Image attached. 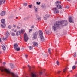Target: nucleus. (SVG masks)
<instances>
[{"instance_id":"56","label":"nucleus","mask_w":77,"mask_h":77,"mask_svg":"<svg viewBox=\"0 0 77 77\" xmlns=\"http://www.w3.org/2000/svg\"><path fill=\"white\" fill-rule=\"evenodd\" d=\"M67 0V1H70L71 0Z\"/></svg>"},{"instance_id":"42","label":"nucleus","mask_w":77,"mask_h":77,"mask_svg":"<svg viewBox=\"0 0 77 77\" xmlns=\"http://www.w3.org/2000/svg\"><path fill=\"white\" fill-rule=\"evenodd\" d=\"M8 27L9 29H11V26H10V25L8 26Z\"/></svg>"},{"instance_id":"22","label":"nucleus","mask_w":77,"mask_h":77,"mask_svg":"<svg viewBox=\"0 0 77 77\" xmlns=\"http://www.w3.org/2000/svg\"><path fill=\"white\" fill-rule=\"evenodd\" d=\"M66 71H67V68H65L63 70V72H64V73H66Z\"/></svg>"},{"instance_id":"30","label":"nucleus","mask_w":77,"mask_h":77,"mask_svg":"<svg viewBox=\"0 0 77 77\" xmlns=\"http://www.w3.org/2000/svg\"><path fill=\"white\" fill-rule=\"evenodd\" d=\"M48 52L49 53V54H51V52H50V48H49L48 49Z\"/></svg>"},{"instance_id":"28","label":"nucleus","mask_w":77,"mask_h":77,"mask_svg":"<svg viewBox=\"0 0 77 77\" xmlns=\"http://www.w3.org/2000/svg\"><path fill=\"white\" fill-rule=\"evenodd\" d=\"M76 53H75L73 55V56L74 57H76L77 56H76L77 54H76Z\"/></svg>"},{"instance_id":"33","label":"nucleus","mask_w":77,"mask_h":77,"mask_svg":"<svg viewBox=\"0 0 77 77\" xmlns=\"http://www.w3.org/2000/svg\"><path fill=\"white\" fill-rule=\"evenodd\" d=\"M28 17H25L24 19V20H28Z\"/></svg>"},{"instance_id":"20","label":"nucleus","mask_w":77,"mask_h":77,"mask_svg":"<svg viewBox=\"0 0 77 77\" xmlns=\"http://www.w3.org/2000/svg\"><path fill=\"white\" fill-rule=\"evenodd\" d=\"M41 6L42 8H43V9H45V5H44V4L42 5Z\"/></svg>"},{"instance_id":"24","label":"nucleus","mask_w":77,"mask_h":77,"mask_svg":"<svg viewBox=\"0 0 77 77\" xmlns=\"http://www.w3.org/2000/svg\"><path fill=\"white\" fill-rule=\"evenodd\" d=\"M2 45V48L4 50H6V47H5V46H3V45Z\"/></svg>"},{"instance_id":"50","label":"nucleus","mask_w":77,"mask_h":77,"mask_svg":"<svg viewBox=\"0 0 77 77\" xmlns=\"http://www.w3.org/2000/svg\"><path fill=\"white\" fill-rule=\"evenodd\" d=\"M2 5V4H1V3L0 2V6H1Z\"/></svg>"},{"instance_id":"4","label":"nucleus","mask_w":77,"mask_h":77,"mask_svg":"<svg viewBox=\"0 0 77 77\" xmlns=\"http://www.w3.org/2000/svg\"><path fill=\"white\" fill-rule=\"evenodd\" d=\"M57 9V8L54 7L53 8L52 10H53V11H54V14H59V10Z\"/></svg>"},{"instance_id":"9","label":"nucleus","mask_w":77,"mask_h":77,"mask_svg":"<svg viewBox=\"0 0 77 77\" xmlns=\"http://www.w3.org/2000/svg\"><path fill=\"white\" fill-rule=\"evenodd\" d=\"M33 45L35 47H38V43L37 42H33Z\"/></svg>"},{"instance_id":"26","label":"nucleus","mask_w":77,"mask_h":77,"mask_svg":"<svg viewBox=\"0 0 77 77\" xmlns=\"http://www.w3.org/2000/svg\"><path fill=\"white\" fill-rule=\"evenodd\" d=\"M7 38H6V37H5V38L3 37L2 38V39H3V40H4L5 41H6V40H7Z\"/></svg>"},{"instance_id":"52","label":"nucleus","mask_w":77,"mask_h":77,"mask_svg":"<svg viewBox=\"0 0 77 77\" xmlns=\"http://www.w3.org/2000/svg\"><path fill=\"white\" fill-rule=\"evenodd\" d=\"M16 19H18V17H16Z\"/></svg>"},{"instance_id":"6","label":"nucleus","mask_w":77,"mask_h":77,"mask_svg":"<svg viewBox=\"0 0 77 77\" xmlns=\"http://www.w3.org/2000/svg\"><path fill=\"white\" fill-rule=\"evenodd\" d=\"M38 34V32H36L33 35V39H36L37 38V35Z\"/></svg>"},{"instance_id":"7","label":"nucleus","mask_w":77,"mask_h":77,"mask_svg":"<svg viewBox=\"0 0 77 77\" xmlns=\"http://www.w3.org/2000/svg\"><path fill=\"white\" fill-rule=\"evenodd\" d=\"M69 21L70 23H74V21L73 19L72 18V17L71 16H69Z\"/></svg>"},{"instance_id":"45","label":"nucleus","mask_w":77,"mask_h":77,"mask_svg":"<svg viewBox=\"0 0 77 77\" xmlns=\"http://www.w3.org/2000/svg\"><path fill=\"white\" fill-rule=\"evenodd\" d=\"M13 26L14 27H16V26L15 25H13Z\"/></svg>"},{"instance_id":"49","label":"nucleus","mask_w":77,"mask_h":77,"mask_svg":"<svg viewBox=\"0 0 77 77\" xmlns=\"http://www.w3.org/2000/svg\"><path fill=\"white\" fill-rule=\"evenodd\" d=\"M20 25H21V24H20V23H19L18 24V26H19Z\"/></svg>"},{"instance_id":"15","label":"nucleus","mask_w":77,"mask_h":77,"mask_svg":"<svg viewBox=\"0 0 77 77\" xmlns=\"http://www.w3.org/2000/svg\"><path fill=\"white\" fill-rule=\"evenodd\" d=\"M18 44L17 45V43H15L14 44V48L15 49L17 48V47H18Z\"/></svg>"},{"instance_id":"40","label":"nucleus","mask_w":77,"mask_h":77,"mask_svg":"<svg viewBox=\"0 0 77 77\" xmlns=\"http://www.w3.org/2000/svg\"><path fill=\"white\" fill-rule=\"evenodd\" d=\"M35 26L33 25H32L31 27V28H34Z\"/></svg>"},{"instance_id":"39","label":"nucleus","mask_w":77,"mask_h":77,"mask_svg":"<svg viewBox=\"0 0 77 77\" xmlns=\"http://www.w3.org/2000/svg\"><path fill=\"white\" fill-rule=\"evenodd\" d=\"M69 6H67L66 7V8L67 9H69Z\"/></svg>"},{"instance_id":"32","label":"nucleus","mask_w":77,"mask_h":77,"mask_svg":"<svg viewBox=\"0 0 77 77\" xmlns=\"http://www.w3.org/2000/svg\"><path fill=\"white\" fill-rule=\"evenodd\" d=\"M56 63H57V65H59V63L58 61H57Z\"/></svg>"},{"instance_id":"57","label":"nucleus","mask_w":77,"mask_h":77,"mask_svg":"<svg viewBox=\"0 0 77 77\" xmlns=\"http://www.w3.org/2000/svg\"><path fill=\"white\" fill-rule=\"evenodd\" d=\"M14 32H16V31H14Z\"/></svg>"},{"instance_id":"38","label":"nucleus","mask_w":77,"mask_h":77,"mask_svg":"<svg viewBox=\"0 0 77 77\" xmlns=\"http://www.w3.org/2000/svg\"><path fill=\"white\" fill-rule=\"evenodd\" d=\"M32 30H33V29H30L29 31V32H31V31H32Z\"/></svg>"},{"instance_id":"48","label":"nucleus","mask_w":77,"mask_h":77,"mask_svg":"<svg viewBox=\"0 0 77 77\" xmlns=\"http://www.w3.org/2000/svg\"><path fill=\"white\" fill-rule=\"evenodd\" d=\"M25 56L26 57H27V56H28V55H27L26 54L25 55Z\"/></svg>"},{"instance_id":"19","label":"nucleus","mask_w":77,"mask_h":77,"mask_svg":"<svg viewBox=\"0 0 77 77\" xmlns=\"http://www.w3.org/2000/svg\"><path fill=\"white\" fill-rule=\"evenodd\" d=\"M10 66L11 68H14L15 66L12 63H10Z\"/></svg>"},{"instance_id":"53","label":"nucleus","mask_w":77,"mask_h":77,"mask_svg":"<svg viewBox=\"0 0 77 77\" xmlns=\"http://www.w3.org/2000/svg\"><path fill=\"white\" fill-rule=\"evenodd\" d=\"M57 53H56V56H57Z\"/></svg>"},{"instance_id":"3","label":"nucleus","mask_w":77,"mask_h":77,"mask_svg":"<svg viewBox=\"0 0 77 77\" xmlns=\"http://www.w3.org/2000/svg\"><path fill=\"white\" fill-rule=\"evenodd\" d=\"M1 23L3 24V25L1 24V27H2V28H5V26H6V24L5 23V19H1Z\"/></svg>"},{"instance_id":"44","label":"nucleus","mask_w":77,"mask_h":77,"mask_svg":"<svg viewBox=\"0 0 77 77\" xmlns=\"http://www.w3.org/2000/svg\"><path fill=\"white\" fill-rule=\"evenodd\" d=\"M6 64V63L5 62H4L3 63V65H5Z\"/></svg>"},{"instance_id":"34","label":"nucleus","mask_w":77,"mask_h":77,"mask_svg":"<svg viewBox=\"0 0 77 77\" xmlns=\"http://www.w3.org/2000/svg\"><path fill=\"white\" fill-rule=\"evenodd\" d=\"M36 3L37 5H40L41 4V2H37Z\"/></svg>"},{"instance_id":"31","label":"nucleus","mask_w":77,"mask_h":77,"mask_svg":"<svg viewBox=\"0 0 77 77\" xmlns=\"http://www.w3.org/2000/svg\"><path fill=\"white\" fill-rule=\"evenodd\" d=\"M32 5H28V7H29V8H32Z\"/></svg>"},{"instance_id":"25","label":"nucleus","mask_w":77,"mask_h":77,"mask_svg":"<svg viewBox=\"0 0 77 77\" xmlns=\"http://www.w3.org/2000/svg\"><path fill=\"white\" fill-rule=\"evenodd\" d=\"M76 68V66L75 65L73 66L72 67V69L74 70V69H75Z\"/></svg>"},{"instance_id":"36","label":"nucleus","mask_w":77,"mask_h":77,"mask_svg":"<svg viewBox=\"0 0 77 77\" xmlns=\"http://www.w3.org/2000/svg\"><path fill=\"white\" fill-rule=\"evenodd\" d=\"M27 3H24V6H27Z\"/></svg>"},{"instance_id":"29","label":"nucleus","mask_w":77,"mask_h":77,"mask_svg":"<svg viewBox=\"0 0 77 77\" xmlns=\"http://www.w3.org/2000/svg\"><path fill=\"white\" fill-rule=\"evenodd\" d=\"M35 11L36 12H38V10L37 9V8H35Z\"/></svg>"},{"instance_id":"14","label":"nucleus","mask_w":77,"mask_h":77,"mask_svg":"<svg viewBox=\"0 0 77 77\" xmlns=\"http://www.w3.org/2000/svg\"><path fill=\"white\" fill-rule=\"evenodd\" d=\"M36 17L38 19L39 21H41V17H40L38 16V15H36Z\"/></svg>"},{"instance_id":"23","label":"nucleus","mask_w":77,"mask_h":77,"mask_svg":"<svg viewBox=\"0 0 77 77\" xmlns=\"http://www.w3.org/2000/svg\"><path fill=\"white\" fill-rule=\"evenodd\" d=\"M15 50H17V51H20V48H17L14 49Z\"/></svg>"},{"instance_id":"54","label":"nucleus","mask_w":77,"mask_h":77,"mask_svg":"<svg viewBox=\"0 0 77 77\" xmlns=\"http://www.w3.org/2000/svg\"><path fill=\"white\" fill-rule=\"evenodd\" d=\"M1 53H2V52L0 51V54H1Z\"/></svg>"},{"instance_id":"51","label":"nucleus","mask_w":77,"mask_h":77,"mask_svg":"<svg viewBox=\"0 0 77 77\" xmlns=\"http://www.w3.org/2000/svg\"><path fill=\"white\" fill-rule=\"evenodd\" d=\"M1 42V38H0V43Z\"/></svg>"},{"instance_id":"5","label":"nucleus","mask_w":77,"mask_h":77,"mask_svg":"<svg viewBox=\"0 0 77 77\" xmlns=\"http://www.w3.org/2000/svg\"><path fill=\"white\" fill-rule=\"evenodd\" d=\"M29 39V37H27V35L26 33H25L24 35V41L25 42H27Z\"/></svg>"},{"instance_id":"10","label":"nucleus","mask_w":77,"mask_h":77,"mask_svg":"<svg viewBox=\"0 0 77 77\" xmlns=\"http://www.w3.org/2000/svg\"><path fill=\"white\" fill-rule=\"evenodd\" d=\"M40 37L41 41H44L45 39H44V36H43V35H41L40 36Z\"/></svg>"},{"instance_id":"21","label":"nucleus","mask_w":77,"mask_h":77,"mask_svg":"<svg viewBox=\"0 0 77 77\" xmlns=\"http://www.w3.org/2000/svg\"><path fill=\"white\" fill-rule=\"evenodd\" d=\"M28 67L29 68V71L30 72L31 71V66H30L29 65H28Z\"/></svg>"},{"instance_id":"59","label":"nucleus","mask_w":77,"mask_h":77,"mask_svg":"<svg viewBox=\"0 0 77 77\" xmlns=\"http://www.w3.org/2000/svg\"><path fill=\"white\" fill-rule=\"evenodd\" d=\"M71 72H72V71H71Z\"/></svg>"},{"instance_id":"1","label":"nucleus","mask_w":77,"mask_h":77,"mask_svg":"<svg viewBox=\"0 0 77 77\" xmlns=\"http://www.w3.org/2000/svg\"><path fill=\"white\" fill-rule=\"evenodd\" d=\"M62 25L63 24V26H66L67 24V21L63 20L61 21L60 22L57 21L55 23L54 25L52 26L53 30L54 31H56L58 29V28L59 27V25Z\"/></svg>"},{"instance_id":"12","label":"nucleus","mask_w":77,"mask_h":77,"mask_svg":"<svg viewBox=\"0 0 77 77\" xmlns=\"http://www.w3.org/2000/svg\"><path fill=\"white\" fill-rule=\"evenodd\" d=\"M9 35H10V34H9V32H8V31L6 32V38H8Z\"/></svg>"},{"instance_id":"43","label":"nucleus","mask_w":77,"mask_h":77,"mask_svg":"<svg viewBox=\"0 0 77 77\" xmlns=\"http://www.w3.org/2000/svg\"><path fill=\"white\" fill-rule=\"evenodd\" d=\"M21 32L22 33H24V31H23V30H21Z\"/></svg>"},{"instance_id":"11","label":"nucleus","mask_w":77,"mask_h":77,"mask_svg":"<svg viewBox=\"0 0 77 77\" xmlns=\"http://www.w3.org/2000/svg\"><path fill=\"white\" fill-rule=\"evenodd\" d=\"M6 13L5 12V11H3L0 13V15L1 16H4L5 15Z\"/></svg>"},{"instance_id":"55","label":"nucleus","mask_w":77,"mask_h":77,"mask_svg":"<svg viewBox=\"0 0 77 77\" xmlns=\"http://www.w3.org/2000/svg\"><path fill=\"white\" fill-rule=\"evenodd\" d=\"M24 49V48H22V49Z\"/></svg>"},{"instance_id":"47","label":"nucleus","mask_w":77,"mask_h":77,"mask_svg":"<svg viewBox=\"0 0 77 77\" xmlns=\"http://www.w3.org/2000/svg\"><path fill=\"white\" fill-rule=\"evenodd\" d=\"M60 72H61V71H58L57 72L58 74H60Z\"/></svg>"},{"instance_id":"18","label":"nucleus","mask_w":77,"mask_h":77,"mask_svg":"<svg viewBox=\"0 0 77 77\" xmlns=\"http://www.w3.org/2000/svg\"><path fill=\"white\" fill-rule=\"evenodd\" d=\"M39 35L40 36H41V35H43V33H42V31H39Z\"/></svg>"},{"instance_id":"46","label":"nucleus","mask_w":77,"mask_h":77,"mask_svg":"<svg viewBox=\"0 0 77 77\" xmlns=\"http://www.w3.org/2000/svg\"><path fill=\"white\" fill-rule=\"evenodd\" d=\"M75 65H77V61L75 62Z\"/></svg>"},{"instance_id":"58","label":"nucleus","mask_w":77,"mask_h":77,"mask_svg":"<svg viewBox=\"0 0 77 77\" xmlns=\"http://www.w3.org/2000/svg\"><path fill=\"white\" fill-rule=\"evenodd\" d=\"M26 59H27V57H26Z\"/></svg>"},{"instance_id":"17","label":"nucleus","mask_w":77,"mask_h":77,"mask_svg":"<svg viewBox=\"0 0 77 77\" xmlns=\"http://www.w3.org/2000/svg\"><path fill=\"white\" fill-rule=\"evenodd\" d=\"M20 34H21V32L20 31H17L16 32V35L17 36H18V35H20Z\"/></svg>"},{"instance_id":"27","label":"nucleus","mask_w":77,"mask_h":77,"mask_svg":"<svg viewBox=\"0 0 77 77\" xmlns=\"http://www.w3.org/2000/svg\"><path fill=\"white\" fill-rule=\"evenodd\" d=\"M33 47L32 46H29V49H30V50H33Z\"/></svg>"},{"instance_id":"41","label":"nucleus","mask_w":77,"mask_h":77,"mask_svg":"<svg viewBox=\"0 0 77 77\" xmlns=\"http://www.w3.org/2000/svg\"><path fill=\"white\" fill-rule=\"evenodd\" d=\"M45 57H48V55H47L45 54Z\"/></svg>"},{"instance_id":"37","label":"nucleus","mask_w":77,"mask_h":77,"mask_svg":"<svg viewBox=\"0 0 77 77\" xmlns=\"http://www.w3.org/2000/svg\"><path fill=\"white\" fill-rule=\"evenodd\" d=\"M12 36H14L15 35V34L14 33H13L12 34Z\"/></svg>"},{"instance_id":"8","label":"nucleus","mask_w":77,"mask_h":77,"mask_svg":"<svg viewBox=\"0 0 77 77\" xmlns=\"http://www.w3.org/2000/svg\"><path fill=\"white\" fill-rule=\"evenodd\" d=\"M31 77H38V75L37 74H35L32 73V72H31Z\"/></svg>"},{"instance_id":"35","label":"nucleus","mask_w":77,"mask_h":77,"mask_svg":"<svg viewBox=\"0 0 77 77\" xmlns=\"http://www.w3.org/2000/svg\"><path fill=\"white\" fill-rule=\"evenodd\" d=\"M39 75H42V72H39Z\"/></svg>"},{"instance_id":"2","label":"nucleus","mask_w":77,"mask_h":77,"mask_svg":"<svg viewBox=\"0 0 77 77\" xmlns=\"http://www.w3.org/2000/svg\"><path fill=\"white\" fill-rule=\"evenodd\" d=\"M60 4H61V2H60V1H58L56 2L55 3V4L57 6V9H62V6L60 5H59Z\"/></svg>"},{"instance_id":"16","label":"nucleus","mask_w":77,"mask_h":77,"mask_svg":"<svg viewBox=\"0 0 77 77\" xmlns=\"http://www.w3.org/2000/svg\"><path fill=\"white\" fill-rule=\"evenodd\" d=\"M49 16L48 14H47L45 17H44V20H47L48 18V17H49Z\"/></svg>"},{"instance_id":"13","label":"nucleus","mask_w":77,"mask_h":77,"mask_svg":"<svg viewBox=\"0 0 77 77\" xmlns=\"http://www.w3.org/2000/svg\"><path fill=\"white\" fill-rule=\"evenodd\" d=\"M5 0H0V2L1 3V4H5Z\"/></svg>"}]
</instances>
